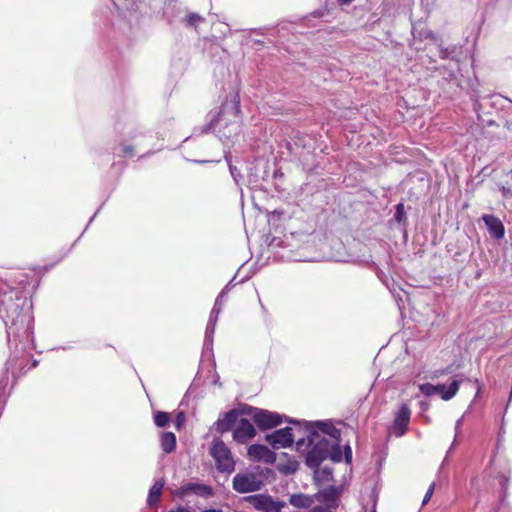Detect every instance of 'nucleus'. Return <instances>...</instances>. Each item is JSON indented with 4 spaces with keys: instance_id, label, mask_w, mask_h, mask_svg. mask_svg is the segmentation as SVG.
Returning a JSON list of instances; mask_svg holds the SVG:
<instances>
[{
    "instance_id": "nucleus-6",
    "label": "nucleus",
    "mask_w": 512,
    "mask_h": 512,
    "mask_svg": "<svg viewBox=\"0 0 512 512\" xmlns=\"http://www.w3.org/2000/svg\"><path fill=\"white\" fill-rule=\"evenodd\" d=\"M300 432L301 428L286 427L267 434L265 439L274 449L286 448L293 444L296 433Z\"/></svg>"
},
{
    "instance_id": "nucleus-30",
    "label": "nucleus",
    "mask_w": 512,
    "mask_h": 512,
    "mask_svg": "<svg viewBox=\"0 0 512 512\" xmlns=\"http://www.w3.org/2000/svg\"><path fill=\"white\" fill-rule=\"evenodd\" d=\"M229 170H230V173H231L233 179L235 181H238V177H241V174L238 171V169L235 166L229 164Z\"/></svg>"
},
{
    "instance_id": "nucleus-39",
    "label": "nucleus",
    "mask_w": 512,
    "mask_h": 512,
    "mask_svg": "<svg viewBox=\"0 0 512 512\" xmlns=\"http://www.w3.org/2000/svg\"><path fill=\"white\" fill-rule=\"evenodd\" d=\"M373 512H375V511H373Z\"/></svg>"
},
{
    "instance_id": "nucleus-12",
    "label": "nucleus",
    "mask_w": 512,
    "mask_h": 512,
    "mask_svg": "<svg viewBox=\"0 0 512 512\" xmlns=\"http://www.w3.org/2000/svg\"><path fill=\"white\" fill-rule=\"evenodd\" d=\"M482 219L492 238L499 240L504 237L505 228L499 218L494 215L485 214Z\"/></svg>"
},
{
    "instance_id": "nucleus-7",
    "label": "nucleus",
    "mask_w": 512,
    "mask_h": 512,
    "mask_svg": "<svg viewBox=\"0 0 512 512\" xmlns=\"http://www.w3.org/2000/svg\"><path fill=\"white\" fill-rule=\"evenodd\" d=\"M246 500L256 509L263 512H282L287 505L283 501H275L271 496L264 494L251 495Z\"/></svg>"
},
{
    "instance_id": "nucleus-28",
    "label": "nucleus",
    "mask_w": 512,
    "mask_h": 512,
    "mask_svg": "<svg viewBox=\"0 0 512 512\" xmlns=\"http://www.w3.org/2000/svg\"><path fill=\"white\" fill-rule=\"evenodd\" d=\"M455 51L454 48H444L442 46H440V53H439V56L441 59H447L449 58V56Z\"/></svg>"
},
{
    "instance_id": "nucleus-29",
    "label": "nucleus",
    "mask_w": 512,
    "mask_h": 512,
    "mask_svg": "<svg viewBox=\"0 0 512 512\" xmlns=\"http://www.w3.org/2000/svg\"><path fill=\"white\" fill-rule=\"evenodd\" d=\"M184 422H185V414H184V412L181 411L177 414V417L175 420V427L177 429H180L181 426L184 424Z\"/></svg>"
},
{
    "instance_id": "nucleus-8",
    "label": "nucleus",
    "mask_w": 512,
    "mask_h": 512,
    "mask_svg": "<svg viewBox=\"0 0 512 512\" xmlns=\"http://www.w3.org/2000/svg\"><path fill=\"white\" fill-rule=\"evenodd\" d=\"M244 414H247V406L224 413L215 423L217 432L223 434L230 431L240 420L239 417Z\"/></svg>"
},
{
    "instance_id": "nucleus-38",
    "label": "nucleus",
    "mask_w": 512,
    "mask_h": 512,
    "mask_svg": "<svg viewBox=\"0 0 512 512\" xmlns=\"http://www.w3.org/2000/svg\"><path fill=\"white\" fill-rule=\"evenodd\" d=\"M289 422H290V423L297 424V425L299 424V422H298V421H294V420H290Z\"/></svg>"
},
{
    "instance_id": "nucleus-15",
    "label": "nucleus",
    "mask_w": 512,
    "mask_h": 512,
    "mask_svg": "<svg viewBox=\"0 0 512 512\" xmlns=\"http://www.w3.org/2000/svg\"><path fill=\"white\" fill-rule=\"evenodd\" d=\"M164 480L160 479L155 481V483L152 485V487L149 490V494L147 497V504L148 506L152 507L156 505L160 499L162 489L164 487Z\"/></svg>"
},
{
    "instance_id": "nucleus-14",
    "label": "nucleus",
    "mask_w": 512,
    "mask_h": 512,
    "mask_svg": "<svg viewBox=\"0 0 512 512\" xmlns=\"http://www.w3.org/2000/svg\"><path fill=\"white\" fill-rule=\"evenodd\" d=\"M459 385L460 382L458 380H453L448 388L444 384H437L435 385L437 387L436 394H439L443 400L448 401L456 395Z\"/></svg>"
},
{
    "instance_id": "nucleus-23",
    "label": "nucleus",
    "mask_w": 512,
    "mask_h": 512,
    "mask_svg": "<svg viewBox=\"0 0 512 512\" xmlns=\"http://www.w3.org/2000/svg\"><path fill=\"white\" fill-rule=\"evenodd\" d=\"M203 21H204V18L197 13H190L187 16L188 25L193 26V27H197Z\"/></svg>"
},
{
    "instance_id": "nucleus-11",
    "label": "nucleus",
    "mask_w": 512,
    "mask_h": 512,
    "mask_svg": "<svg viewBox=\"0 0 512 512\" xmlns=\"http://www.w3.org/2000/svg\"><path fill=\"white\" fill-rule=\"evenodd\" d=\"M410 414L411 411L408 405L404 404L400 407L392 425V432L395 436L401 437L405 434L410 421Z\"/></svg>"
},
{
    "instance_id": "nucleus-34",
    "label": "nucleus",
    "mask_w": 512,
    "mask_h": 512,
    "mask_svg": "<svg viewBox=\"0 0 512 512\" xmlns=\"http://www.w3.org/2000/svg\"><path fill=\"white\" fill-rule=\"evenodd\" d=\"M310 512H328V510L322 506L314 507Z\"/></svg>"
},
{
    "instance_id": "nucleus-4",
    "label": "nucleus",
    "mask_w": 512,
    "mask_h": 512,
    "mask_svg": "<svg viewBox=\"0 0 512 512\" xmlns=\"http://www.w3.org/2000/svg\"><path fill=\"white\" fill-rule=\"evenodd\" d=\"M210 455L215 461L218 472L230 474L235 470L233 455L222 440L216 439L213 441Z\"/></svg>"
},
{
    "instance_id": "nucleus-33",
    "label": "nucleus",
    "mask_w": 512,
    "mask_h": 512,
    "mask_svg": "<svg viewBox=\"0 0 512 512\" xmlns=\"http://www.w3.org/2000/svg\"><path fill=\"white\" fill-rule=\"evenodd\" d=\"M462 421H463V416L461 418H459L455 424V433H456L455 438L457 437L458 433L460 432Z\"/></svg>"
},
{
    "instance_id": "nucleus-10",
    "label": "nucleus",
    "mask_w": 512,
    "mask_h": 512,
    "mask_svg": "<svg viewBox=\"0 0 512 512\" xmlns=\"http://www.w3.org/2000/svg\"><path fill=\"white\" fill-rule=\"evenodd\" d=\"M247 454L253 461L273 464L276 461V454L265 445L253 444L249 446Z\"/></svg>"
},
{
    "instance_id": "nucleus-24",
    "label": "nucleus",
    "mask_w": 512,
    "mask_h": 512,
    "mask_svg": "<svg viewBox=\"0 0 512 512\" xmlns=\"http://www.w3.org/2000/svg\"><path fill=\"white\" fill-rule=\"evenodd\" d=\"M436 389H437V387H435V385L430 384V383H425V384L420 385V391L425 396H432V395L436 394Z\"/></svg>"
},
{
    "instance_id": "nucleus-16",
    "label": "nucleus",
    "mask_w": 512,
    "mask_h": 512,
    "mask_svg": "<svg viewBox=\"0 0 512 512\" xmlns=\"http://www.w3.org/2000/svg\"><path fill=\"white\" fill-rule=\"evenodd\" d=\"M160 444L162 450L169 454L176 448V436L172 432H164L161 434Z\"/></svg>"
},
{
    "instance_id": "nucleus-31",
    "label": "nucleus",
    "mask_w": 512,
    "mask_h": 512,
    "mask_svg": "<svg viewBox=\"0 0 512 512\" xmlns=\"http://www.w3.org/2000/svg\"><path fill=\"white\" fill-rule=\"evenodd\" d=\"M344 457H345V461L347 463H350L352 461V450H351L350 446L345 447Z\"/></svg>"
},
{
    "instance_id": "nucleus-32",
    "label": "nucleus",
    "mask_w": 512,
    "mask_h": 512,
    "mask_svg": "<svg viewBox=\"0 0 512 512\" xmlns=\"http://www.w3.org/2000/svg\"><path fill=\"white\" fill-rule=\"evenodd\" d=\"M501 191H502V194L504 197H506V198L512 197V190L510 188L503 186L501 188Z\"/></svg>"
},
{
    "instance_id": "nucleus-19",
    "label": "nucleus",
    "mask_w": 512,
    "mask_h": 512,
    "mask_svg": "<svg viewBox=\"0 0 512 512\" xmlns=\"http://www.w3.org/2000/svg\"><path fill=\"white\" fill-rule=\"evenodd\" d=\"M313 470H314V479L318 482H328V481L332 480V478H333L332 470L329 468H324V469L320 470L318 467Z\"/></svg>"
},
{
    "instance_id": "nucleus-21",
    "label": "nucleus",
    "mask_w": 512,
    "mask_h": 512,
    "mask_svg": "<svg viewBox=\"0 0 512 512\" xmlns=\"http://www.w3.org/2000/svg\"><path fill=\"white\" fill-rule=\"evenodd\" d=\"M170 421V416L167 412L159 411L154 415V423L158 427H165Z\"/></svg>"
},
{
    "instance_id": "nucleus-2",
    "label": "nucleus",
    "mask_w": 512,
    "mask_h": 512,
    "mask_svg": "<svg viewBox=\"0 0 512 512\" xmlns=\"http://www.w3.org/2000/svg\"><path fill=\"white\" fill-rule=\"evenodd\" d=\"M7 336L9 342H27L32 337L33 316L29 309H18V305L12 304L8 309Z\"/></svg>"
},
{
    "instance_id": "nucleus-5",
    "label": "nucleus",
    "mask_w": 512,
    "mask_h": 512,
    "mask_svg": "<svg viewBox=\"0 0 512 512\" xmlns=\"http://www.w3.org/2000/svg\"><path fill=\"white\" fill-rule=\"evenodd\" d=\"M247 414L260 430L271 429L282 423V415L268 410L247 406Z\"/></svg>"
},
{
    "instance_id": "nucleus-37",
    "label": "nucleus",
    "mask_w": 512,
    "mask_h": 512,
    "mask_svg": "<svg viewBox=\"0 0 512 512\" xmlns=\"http://www.w3.org/2000/svg\"><path fill=\"white\" fill-rule=\"evenodd\" d=\"M234 110H235L236 113L239 111V100L235 99Z\"/></svg>"
},
{
    "instance_id": "nucleus-36",
    "label": "nucleus",
    "mask_w": 512,
    "mask_h": 512,
    "mask_svg": "<svg viewBox=\"0 0 512 512\" xmlns=\"http://www.w3.org/2000/svg\"><path fill=\"white\" fill-rule=\"evenodd\" d=\"M123 152H124L125 155H132V147L125 146L124 149H123Z\"/></svg>"
},
{
    "instance_id": "nucleus-13",
    "label": "nucleus",
    "mask_w": 512,
    "mask_h": 512,
    "mask_svg": "<svg viewBox=\"0 0 512 512\" xmlns=\"http://www.w3.org/2000/svg\"><path fill=\"white\" fill-rule=\"evenodd\" d=\"M191 494L199 495L202 497H210L212 496V489L208 485L199 483H187L179 488V496L185 497Z\"/></svg>"
},
{
    "instance_id": "nucleus-1",
    "label": "nucleus",
    "mask_w": 512,
    "mask_h": 512,
    "mask_svg": "<svg viewBox=\"0 0 512 512\" xmlns=\"http://www.w3.org/2000/svg\"><path fill=\"white\" fill-rule=\"evenodd\" d=\"M316 424L323 433L329 435L332 439L319 434L317 431L307 430L306 439L301 437L296 441L297 450L300 451L307 440L309 449L305 455L306 465L310 469H316L327 458H330L333 462H341L343 455L339 445L340 431L326 422H317Z\"/></svg>"
},
{
    "instance_id": "nucleus-20",
    "label": "nucleus",
    "mask_w": 512,
    "mask_h": 512,
    "mask_svg": "<svg viewBox=\"0 0 512 512\" xmlns=\"http://www.w3.org/2000/svg\"><path fill=\"white\" fill-rule=\"evenodd\" d=\"M216 323H217L216 317L209 318L207 328H206V333H205V344L206 345L212 343V338H213V334L215 331Z\"/></svg>"
},
{
    "instance_id": "nucleus-35",
    "label": "nucleus",
    "mask_w": 512,
    "mask_h": 512,
    "mask_svg": "<svg viewBox=\"0 0 512 512\" xmlns=\"http://www.w3.org/2000/svg\"><path fill=\"white\" fill-rule=\"evenodd\" d=\"M168 512H190V510L188 508H185V507H178L177 509H172Z\"/></svg>"
},
{
    "instance_id": "nucleus-22",
    "label": "nucleus",
    "mask_w": 512,
    "mask_h": 512,
    "mask_svg": "<svg viewBox=\"0 0 512 512\" xmlns=\"http://www.w3.org/2000/svg\"><path fill=\"white\" fill-rule=\"evenodd\" d=\"M225 290H226V288L224 290H222L221 293L217 296V298L215 300L214 307L211 311L210 317H216V319H218V316L221 312L222 300H223V297L225 294Z\"/></svg>"
},
{
    "instance_id": "nucleus-17",
    "label": "nucleus",
    "mask_w": 512,
    "mask_h": 512,
    "mask_svg": "<svg viewBox=\"0 0 512 512\" xmlns=\"http://www.w3.org/2000/svg\"><path fill=\"white\" fill-rule=\"evenodd\" d=\"M289 502L297 508H309L312 505L313 500L310 496L305 494H293L290 496Z\"/></svg>"
},
{
    "instance_id": "nucleus-3",
    "label": "nucleus",
    "mask_w": 512,
    "mask_h": 512,
    "mask_svg": "<svg viewBox=\"0 0 512 512\" xmlns=\"http://www.w3.org/2000/svg\"><path fill=\"white\" fill-rule=\"evenodd\" d=\"M273 475L269 468L254 466L238 472L232 480V488L239 494L257 492L265 485L266 480Z\"/></svg>"
},
{
    "instance_id": "nucleus-25",
    "label": "nucleus",
    "mask_w": 512,
    "mask_h": 512,
    "mask_svg": "<svg viewBox=\"0 0 512 512\" xmlns=\"http://www.w3.org/2000/svg\"><path fill=\"white\" fill-rule=\"evenodd\" d=\"M405 208H404V204L403 203H399L397 204L396 206V211H395V215H394V218L397 222H402L403 220H405Z\"/></svg>"
},
{
    "instance_id": "nucleus-18",
    "label": "nucleus",
    "mask_w": 512,
    "mask_h": 512,
    "mask_svg": "<svg viewBox=\"0 0 512 512\" xmlns=\"http://www.w3.org/2000/svg\"><path fill=\"white\" fill-rule=\"evenodd\" d=\"M340 489L336 486H329L320 492L322 500L326 503L336 502L340 495Z\"/></svg>"
},
{
    "instance_id": "nucleus-9",
    "label": "nucleus",
    "mask_w": 512,
    "mask_h": 512,
    "mask_svg": "<svg viewBox=\"0 0 512 512\" xmlns=\"http://www.w3.org/2000/svg\"><path fill=\"white\" fill-rule=\"evenodd\" d=\"M256 436L253 424L246 418H240L233 430V439L239 444H245Z\"/></svg>"
},
{
    "instance_id": "nucleus-27",
    "label": "nucleus",
    "mask_w": 512,
    "mask_h": 512,
    "mask_svg": "<svg viewBox=\"0 0 512 512\" xmlns=\"http://www.w3.org/2000/svg\"><path fill=\"white\" fill-rule=\"evenodd\" d=\"M434 488H435V483L433 482L429 486V488H428V490H427V492H426V494H425V496L423 498L422 505H426L429 502V500L431 499V497L433 495Z\"/></svg>"
},
{
    "instance_id": "nucleus-26",
    "label": "nucleus",
    "mask_w": 512,
    "mask_h": 512,
    "mask_svg": "<svg viewBox=\"0 0 512 512\" xmlns=\"http://www.w3.org/2000/svg\"><path fill=\"white\" fill-rule=\"evenodd\" d=\"M417 37L421 40L422 39L436 40V35L431 30H429L427 28L418 31Z\"/></svg>"
}]
</instances>
